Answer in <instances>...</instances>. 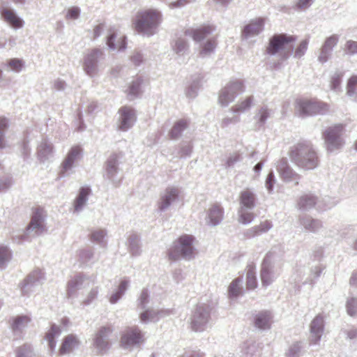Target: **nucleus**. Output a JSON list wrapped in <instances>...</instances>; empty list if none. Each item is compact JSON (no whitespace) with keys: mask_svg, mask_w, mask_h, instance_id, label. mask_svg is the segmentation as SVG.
I'll return each instance as SVG.
<instances>
[{"mask_svg":"<svg viewBox=\"0 0 357 357\" xmlns=\"http://www.w3.org/2000/svg\"><path fill=\"white\" fill-rule=\"evenodd\" d=\"M103 28H104V25L102 24H98L96 26H94V28L93 29V32H92L93 35L91 37V38L94 40L96 38H98L100 35Z\"/></svg>","mask_w":357,"mask_h":357,"instance_id":"nucleus-51","label":"nucleus"},{"mask_svg":"<svg viewBox=\"0 0 357 357\" xmlns=\"http://www.w3.org/2000/svg\"><path fill=\"white\" fill-rule=\"evenodd\" d=\"M149 294L146 291H143L140 295L139 301L142 307H143L144 305L148 302Z\"/></svg>","mask_w":357,"mask_h":357,"instance_id":"nucleus-54","label":"nucleus"},{"mask_svg":"<svg viewBox=\"0 0 357 357\" xmlns=\"http://www.w3.org/2000/svg\"><path fill=\"white\" fill-rule=\"evenodd\" d=\"M312 0H298L296 6L298 8H307Z\"/></svg>","mask_w":357,"mask_h":357,"instance_id":"nucleus-55","label":"nucleus"},{"mask_svg":"<svg viewBox=\"0 0 357 357\" xmlns=\"http://www.w3.org/2000/svg\"><path fill=\"white\" fill-rule=\"evenodd\" d=\"M347 337L349 340H355L357 338V329H350L347 332Z\"/></svg>","mask_w":357,"mask_h":357,"instance_id":"nucleus-57","label":"nucleus"},{"mask_svg":"<svg viewBox=\"0 0 357 357\" xmlns=\"http://www.w3.org/2000/svg\"><path fill=\"white\" fill-rule=\"evenodd\" d=\"M82 149L79 146H73L68 152L66 158L63 162V167L65 170L70 169L74 162L81 154Z\"/></svg>","mask_w":357,"mask_h":357,"instance_id":"nucleus-22","label":"nucleus"},{"mask_svg":"<svg viewBox=\"0 0 357 357\" xmlns=\"http://www.w3.org/2000/svg\"><path fill=\"white\" fill-rule=\"evenodd\" d=\"M91 190L88 187L81 188L79 195L75 200L74 207L75 211H79L83 206L86 201L87 196L89 195Z\"/></svg>","mask_w":357,"mask_h":357,"instance_id":"nucleus-30","label":"nucleus"},{"mask_svg":"<svg viewBox=\"0 0 357 357\" xmlns=\"http://www.w3.org/2000/svg\"><path fill=\"white\" fill-rule=\"evenodd\" d=\"M149 317H150V312L145 311L141 314L140 319L142 321H146L147 320H149Z\"/></svg>","mask_w":357,"mask_h":357,"instance_id":"nucleus-62","label":"nucleus"},{"mask_svg":"<svg viewBox=\"0 0 357 357\" xmlns=\"http://www.w3.org/2000/svg\"><path fill=\"white\" fill-rule=\"evenodd\" d=\"M255 218L254 213L246 211L244 208L241 207L238 210V222L243 225H247L253 221Z\"/></svg>","mask_w":357,"mask_h":357,"instance_id":"nucleus-34","label":"nucleus"},{"mask_svg":"<svg viewBox=\"0 0 357 357\" xmlns=\"http://www.w3.org/2000/svg\"><path fill=\"white\" fill-rule=\"evenodd\" d=\"M107 172L108 174L112 175L116 171V159L113 158L107 161V167H106Z\"/></svg>","mask_w":357,"mask_h":357,"instance_id":"nucleus-49","label":"nucleus"},{"mask_svg":"<svg viewBox=\"0 0 357 357\" xmlns=\"http://www.w3.org/2000/svg\"><path fill=\"white\" fill-rule=\"evenodd\" d=\"M121 296V293L117 291L111 296L109 301L112 303H115L120 298Z\"/></svg>","mask_w":357,"mask_h":357,"instance_id":"nucleus-60","label":"nucleus"},{"mask_svg":"<svg viewBox=\"0 0 357 357\" xmlns=\"http://www.w3.org/2000/svg\"><path fill=\"white\" fill-rule=\"evenodd\" d=\"M329 110V105L316 98H302L294 103L295 113L299 116L324 114Z\"/></svg>","mask_w":357,"mask_h":357,"instance_id":"nucleus-4","label":"nucleus"},{"mask_svg":"<svg viewBox=\"0 0 357 357\" xmlns=\"http://www.w3.org/2000/svg\"><path fill=\"white\" fill-rule=\"evenodd\" d=\"M0 13L3 20L12 27L20 29L23 26V20L13 10L8 8H2L0 9Z\"/></svg>","mask_w":357,"mask_h":357,"instance_id":"nucleus-13","label":"nucleus"},{"mask_svg":"<svg viewBox=\"0 0 357 357\" xmlns=\"http://www.w3.org/2000/svg\"><path fill=\"white\" fill-rule=\"evenodd\" d=\"M3 146H4L3 134L0 133V148H3Z\"/></svg>","mask_w":357,"mask_h":357,"instance_id":"nucleus-64","label":"nucleus"},{"mask_svg":"<svg viewBox=\"0 0 357 357\" xmlns=\"http://www.w3.org/2000/svg\"><path fill=\"white\" fill-rule=\"evenodd\" d=\"M239 203L242 208H252L256 203L255 195L248 188L242 190L239 195Z\"/></svg>","mask_w":357,"mask_h":357,"instance_id":"nucleus-19","label":"nucleus"},{"mask_svg":"<svg viewBox=\"0 0 357 357\" xmlns=\"http://www.w3.org/2000/svg\"><path fill=\"white\" fill-rule=\"evenodd\" d=\"M144 342L143 335L137 327L128 328L121 335L120 344L123 348Z\"/></svg>","mask_w":357,"mask_h":357,"instance_id":"nucleus-9","label":"nucleus"},{"mask_svg":"<svg viewBox=\"0 0 357 357\" xmlns=\"http://www.w3.org/2000/svg\"><path fill=\"white\" fill-rule=\"evenodd\" d=\"M241 280L237 278L232 281L229 287V296L236 297L241 293L240 287Z\"/></svg>","mask_w":357,"mask_h":357,"instance_id":"nucleus-40","label":"nucleus"},{"mask_svg":"<svg viewBox=\"0 0 357 357\" xmlns=\"http://www.w3.org/2000/svg\"><path fill=\"white\" fill-rule=\"evenodd\" d=\"M244 91V85L241 81L230 82L224 87L220 93L219 101L222 105H227L232 101L236 96Z\"/></svg>","mask_w":357,"mask_h":357,"instance_id":"nucleus-8","label":"nucleus"},{"mask_svg":"<svg viewBox=\"0 0 357 357\" xmlns=\"http://www.w3.org/2000/svg\"><path fill=\"white\" fill-rule=\"evenodd\" d=\"M261 280L264 286L270 284L272 281L270 266L266 259H264L262 263V267L261 270Z\"/></svg>","mask_w":357,"mask_h":357,"instance_id":"nucleus-31","label":"nucleus"},{"mask_svg":"<svg viewBox=\"0 0 357 357\" xmlns=\"http://www.w3.org/2000/svg\"><path fill=\"white\" fill-rule=\"evenodd\" d=\"M105 236L103 230L99 229L93 231L90 236V239L93 242L100 243Z\"/></svg>","mask_w":357,"mask_h":357,"instance_id":"nucleus-46","label":"nucleus"},{"mask_svg":"<svg viewBox=\"0 0 357 357\" xmlns=\"http://www.w3.org/2000/svg\"><path fill=\"white\" fill-rule=\"evenodd\" d=\"M257 286V282L255 276V266L249 264L247 266L246 287L248 289H254Z\"/></svg>","mask_w":357,"mask_h":357,"instance_id":"nucleus-29","label":"nucleus"},{"mask_svg":"<svg viewBox=\"0 0 357 357\" xmlns=\"http://www.w3.org/2000/svg\"><path fill=\"white\" fill-rule=\"evenodd\" d=\"M8 65L13 70L19 72L23 67V61L18 59H11L8 61Z\"/></svg>","mask_w":357,"mask_h":357,"instance_id":"nucleus-42","label":"nucleus"},{"mask_svg":"<svg viewBox=\"0 0 357 357\" xmlns=\"http://www.w3.org/2000/svg\"><path fill=\"white\" fill-rule=\"evenodd\" d=\"M217 46V40L215 38H211L204 43L201 46L199 54L202 56L211 53Z\"/></svg>","mask_w":357,"mask_h":357,"instance_id":"nucleus-33","label":"nucleus"},{"mask_svg":"<svg viewBox=\"0 0 357 357\" xmlns=\"http://www.w3.org/2000/svg\"><path fill=\"white\" fill-rule=\"evenodd\" d=\"M8 128V121L5 117H0V133Z\"/></svg>","mask_w":357,"mask_h":357,"instance_id":"nucleus-56","label":"nucleus"},{"mask_svg":"<svg viewBox=\"0 0 357 357\" xmlns=\"http://www.w3.org/2000/svg\"><path fill=\"white\" fill-rule=\"evenodd\" d=\"M107 44L113 50H123L126 45V37L118 34L115 31H110V33L107 36Z\"/></svg>","mask_w":357,"mask_h":357,"instance_id":"nucleus-18","label":"nucleus"},{"mask_svg":"<svg viewBox=\"0 0 357 357\" xmlns=\"http://www.w3.org/2000/svg\"><path fill=\"white\" fill-rule=\"evenodd\" d=\"M79 15V9L77 7H72L68 9L66 17L68 19L75 20Z\"/></svg>","mask_w":357,"mask_h":357,"instance_id":"nucleus-50","label":"nucleus"},{"mask_svg":"<svg viewBox=\"0 0 357 357\" xmlns=\"http://www.w3.org/2000/svg\"><path fill=\"white\" fill-rule=\"evenodd\" d=\"M289 157L298 167L310 170L319 165V158L312 147L307 144L299 143L293 146L289 151Z\"/></svg>","mask_w":357,"mask_h":357,"instance_id":"nucleus-2","label":"nucleus"},{"mask_svg":"<svg viewBox=\"0 0 357 357\" xmlns=\"http://www.w3.org/2000/svg\"><path fill=\"white\" fill-rule=\"evenodd\" d=\"M259 114V121L261 123H264L269 115L268 112L266 109H260Z\"/></svg>","mask_w":357,"mask_h":357,"instance_id":"nucleus-53","label":"nucleus"},{"mask_svg":"<svg viewBox=\"0 0 357 357\" xmlns=\"http://www.w3.org/2000/svg\"><path fill=\"white\" fill-rule=\"evenodd\" d=\"M178 194V191L177 189L171 188L167 190L166 194L162 197V203L160 206V208L163 209L167 207L172 201L176 199Z\"/></svg>","mask_w":357,"mask_h":357,"instance_id":"nucleus-32","label":"nucleus"},{"mask_svg":"<svg viewBox=\"0 0 357 357\" xmlns=\"http://www.w3.org/2000/svg\"><path fill=\"white\" fill-rule=\"evenodd\" d=\"M31 319L26 315L17 316L10 321V326L13 331H21L30 322Z\"/></svg>","mask_w":357,"mask_h":357,"instance_id":"nucleus-27","label":"nucleus"},{"mask_svg":"<svg viewBox=\"0 0 357 357\" xmlns=\"http://www.w3.org/2000/svg\"><path fill=\"white\" fill-rule=\"evenodd\" d=\"M213 30V26L206 24L196 29H188L185 31L184 35L191 37L195 41L199 42L206 38Z\"/></svg>","mask_w":357,"mask_h":357,"instance_id":"nucleus-12","label":"nucleus"},{"mask_svg":"<svg viewBox=\"0 0 357 357\" xmlns=\"http://www.w3.org/2000/svg\"><path fill=\"white\" fill-rule=\"evenodd\" d=\"M264 21L261 17L253 20L244 28L243 34L246 37L259 34L263 30Z\"/></svg>","mask_w":357,"mask_h":357,"instance_id":"nucleus-21","label":"nucleus"},{"mask_svg":"<svg viewBox=\"0 0 357 357\" xmlns=\"http://www.w3.org/2000/svg\"><path fill=\"white\" fill-rule=\"evenodd\" d=\"M132 61L135 65H138L142 61V56L139 54H137L132 56Z\"/></svg>","mask_w":357,"mask_h":357,"instance_id":"nucleus-61","label":"nucleus"},{"mask_svg":"<svg viewBox=\"0 0 357 357\" xmlns=\"http://www.w3.org/2000/svg\"><path fill=\"white\" fill-rule=\"evenodd\" d=\"M188 47L187 42L183 38H178L174 45V50L176 52H180Z\"/></svg>","mask_w":357,"mask_h":357,"instance_id":"nucleus-48","label":"nucleus"},{"mask_svg":"<svg viewBox=\"0 0 357 357\" xmlns=\"http://www.w3.org/2000/svg\"><path fill=\"white\" fill-rule=\"evenodd\" d=\"M347 310L349 315L354 316L357 313V299L351 298L348 300L347 303Z\"/></svg>","mask_w":357,"mask_h":357,"instance_id":"nucleus-41","label":"nucleus"},{"mask_svg":"<svg viewBox=\"0 0 357 357\" xmlns=\"http://www.w3.org/2000/svg\"><path fill=\"white\" fill-rule=\"evenodd\" d=\"M188 121L185 119H180L174 123L169 132V137L172 139H177L181 136L182 132L188 127Z\"/></svg>","mask_w":357,"mask_h":357,"instance_id":"nucleus-25","label":"nucleus"},{"mask_svg":"<svg viewBox=\"0 0 357 357\" xmlns=\"http://www.w3.org/2000/svg\"><path fill=\"white\" fill-rule=\"evenodd\" d=\"M102 54L99 50H93L85 58L84 67L86 73L93 75L96 71L97 59Z\"/></svg>","mask_w":357,"mask_h":357,"instance_id":"nucleus-14","label":"nucleus"},{"mask_svg":"<svg viewBox=\"0 0 357 357\" xmlns=\"http://www.w3.org/2000/svg\"><path fill=\"white\" fill-rule=\"evenodd\" d=\"M308 43L309 41L307 39L301 41L294 51V56L296 58H301L305 54L307 50Z\"/></svg>","mask_w":357,"mask_h":357,"instance_id":"nucleus-38","label":"nucleus"},{"mask_svg":"<svg viewBox=\"0 0 357 357\" xmlns=\"http://www.w3.org/2000/svg\"><path fill=\"white\" fill-rule=\"evenodd\" d=\"M61 334V329L56 325H52L50 329L45 334V339L48 342V345L52 351L56 347L55 337Z\"/></svg>","mask_w":357,"mask_h":357,"instance_id":"nucleus-26","label":"nucleus"},{"mask_svg":"<svg viewBox=\"0 0 357 357\" xmlns=\"http://www.w3.org/2000/svg\"><path fill=\"white\" fill-rule=\"evenodd\" d=\"M273 177V175L272 173L269 174L268 175V177H267V179H266V185H267V188H268L269 190H271V188H272V183H271V181H272V178Z\"/></svg>","mask_w":357,"mask_h":357,"instance_id":"nucleus-63","label":"nucleus"},{"mask_svg":"<svg viewBox=\"0 0 357 357\" xmlns=\"http://www.w3.org/2000/svg\"><path fill=\"white\" fill-rule=\"evenodd\" d=\"M10 258V253L6 247H0V267Z\"/></svg>","mask_w":357,"mask_h":357,"instance_id":"nucleus-44","label":"nucleus"},{"mask_svg":"<svg viewBox=\"0 0 357 357\" xmlns=\"http://www.w3.org/2000/svg\"><path fill=\"white\" fill-rule=\"evenodd\" d=\"M195 238L191 235L181 236L174 245L168 251V257L171 261H176L181 257H190L193 254L192 243Z\"/></svg>","mask_w":357,"mask_h":357,"instance_id":"nucleus-5","label":"nucleus"},{"mask_svg":"<svg viewBox=\"0 0 357 357\" xmlns=\"http://www.w3.org/2000/svg\"><path fill=\"white\" fill-rule=\"evenodd\" d=\"M161 22V13L157 9L148 8L137 12L132 21V26L139 33L151 36Z\"/></svg>","mask_w":357,"mask_h":357,"instance_id":"nucleus-1","label":"nucleus"},{"mask_svg":"<svg viewBox=\"0 0 357 357\" xmlns=\"http://www.w3.org/2000/svg\"><path fill=\"white\" fill-rule=\"evenodd\" d=\"M79 344V341L76 335L69 334L64 337L60 346L59 353L60 355H64L71 352Z\"/></svg>","mask_w":357,"mask_h":357,"instance_id":"nucleus-17","label":"nucleus"},{"mask_svg":"<svg viewBox=\"0 0 357 357\" xmlns=\"http://www.w3.org/2000/svg\"><path fill=\"white\" fill-rule=\"evenodd\" d=\"M40 148L44 151H47V153H50L52 152L53 146L52 144H48L47 143H45L40 146Z\"/></svg>","mask_w":357,"mask_h":357,"instance_id":"nucleus-58","label":"nucleus"},{"mask_svg":"<svg viewBox=\"0 0 357 357\" xmlns=\"http://www.w3.org/2000/svg\"><path fill=\"white\" fill-rule=\"evenodd\" d=\"M31 351V348L29 344H25L20 347L17 349V357H26Z\"/></svg>","mask_w":357,"mask_h":357,"instance_id":"nucleus-45","label":"nucleus"},{"mask_svg":"<svg viewBox=\"0 0 357 357\" xmlns=\"http://www.w3.org/2000/svg\"><path fill=\"white\" fill-rule=\"evenodd\" d=\"M338 36L337 35H332L327 38L321 49L319 60L320 62H326L330 55L333 48L337 45L338 42Z\"/></svg>","mask_w":357,"mask_h":357,"instance_id":"nucleus-15","label":"nucleus"},{"mask_svg":"<svg viewBox=\"0 0 357 357\" xmlns=\"http://www.w3.org/2000/svg\"><path fill=\"white\" fill-rule=\"evenodd\" d=\"M252 100L253 98L252 96H248L241 102L234 105L231 108V110L233 112H243L250 107Z\"/></svg>","mask_w":357,"mask_h":357,"instance_id":"nucleus-36","label":"nucleus"},{"mask_svg":"<svg viewBox=\"0 0 357 357\" xmlns=\"http://www.w3.org/2000/svg\"><path fill=\"white\" fill-rule=\"evenodd\" d=\"M357 90V75H352L347 82V93L353 96Z\"/></svg>","mask_w":357,"mask_h":357,"instance_id":"nucleus-39","label":"nucleus"},{"mask_svg":"<svg viewBox=\"0 0 357 357\" xmlns=\"http://www.w3.org/2000/svg\"><path fill=\"white\" fill-rule=\"evenodd\" d=\"M345 50L347 54H354L357 53V41L348 40L345 44Z\"/></svg>","mask_w":357,"mask_h":357,"instance_id":"nucleus-47","label":"nucleus"},{"mask_svg":"<svg viewBox=\"0 0 357 357\" xmlns=\"http://www.w3.org/2000/svg\"><path fill=\"white\" fill-rule=\"evenodd\" d=\"M208 317V312L202 307L197 309L193 314L191 323L192 329L195 331L202 330V326L207 322Z\"/></svg>","mask_w":357,"mask_h":357,"instance_id":"nucleus-16","label":"nucleus"},{"mask_svg":"<svg viewBox=\"0 0 357 357\" xmlns=\"http://www.w3.org/2000/svg\"><path fill=\"white\" fill-rule=\"evenodd\" d=\"M119 126L121 130L126 131L130 128L135 121V114L132 108L124 106L119 109Z\"/></svg>","mask_w":357,"mask_h":357,"instance_id":"nucleus-11","label":"nucleus"},{"mask_svg":"<svg viewBox=\"0 0 357 357\" xmlns=\"http://www.w3.org/2000/svg\"><path fill=\"white\" fill-rule=\"evenodd\" d=\"M113 334V328L111 326L100 327L96 332L93 337V345L100 353L105 351L111 344V337Z\"/></svg>","mask_w":357,"mask_h":357,"instance_id":"nucleus-6","label":"nucleus"},{"mask_svg":"<svg viewBox=\"0 0 357 357\" xmlns=\"http://www.w3.org/2000/svg\"><path fill=\"white\" fill-rule=\"evenodd\" d=\"M192 1L193 0H177L174 2L171 3L169 4V7L171 8H174L184 6Z\"/></svg>","mask_w":357,"mask_h":357,"instance_id":"nucleus-52","label":"nucleus"},{"mask_svg":"<svg viewBox=\"0 0 357 357\" xmlns=\"http://www.w3.org/2000/svg\"><path fill=\"white\" fill-rule=\"evenodd\" d=\"M324 328V319L321 317H316L310 325L311 341L316 344L321 336Z\"/></svg>","mask_w":357,"mask_h":357,"instance_id":"nucleus-20","label":"nucleus"},{"mask_svg":"<svg viewBox=\"0 0 357 357\" xmlns=\"http://www.w3.org/2000/svg\"><path fill=\"white\" fill-rule=\"evenodd\" d=\"M296 40L294 36L275 34L269 39L266 52L269 55L279 54L283 59H287L292 52L293 44Z\"/></svg>","mask_w":357,"mask_h":357,"instance_id":"nucleus-3","label":"nucleus"},{"mask_svg":"<svg viewBox=\"0 0 357 357\" xmlns=\"http://www.w3.org/2000/svg\"><path fill=\"white\" fill-rule=\"evenodd\" d=\"M44 210L43 208L37 206L32 208V215L30 223L28 225V229L34 231L38 235L41 234L45 231V227L43 223Z\"/></svg>","mask_w":357,"mask_h":357,"instance_id":"nucleus-10","label":"nucleus"},{"mask_svg":"<svg viewBox=\"0 0 357 357\" xmlns=\"http://www.w3.org/2000/svg\"><path fill=\"white\" fill-rule=\"evenodd\" d=\"M303 225L306 229L312 232L317 231L321 227V222L314 219H307L303 221Z\"/></svg>","mask_w":357,"mask_h":357,"instance_id":"nucleus-37","label":"nucleus"},{"mask_svg":"<svg viewBox=\"0 0 357 357\" xmlns=\"http://www.w3.org/2000/svg\"><path fill=\"white\" fill-rule=\"evenodd\" d=\"M141 83L142 80L140 79H137L135 81L132 82L129 86L128 94L132 96L137 95L140 91L139 88Z\"/></svg>","mask_w":357,"mask_h":357,"instance_id":"nucleus-43","label":"nucleus"},{"mask_svg":"<svg viewBox=\"0 0 357 357\" xmlns=\"http://www.w3.org/2000/svg\"><path fill=\"white\" fill-rule=\"evenodd\" d=\"M316 204V198L311 195H304L300 197L298 206L300 209L313 207Z\"/></svg>","mask_w":357,"mask_h":357,"instance_id":"nucleus-35","label":"nucleus"},{"mask_svg":"<svg viewBox=\"0 0 357 357\" xmlns=\"http://www.w3.org/2000/svg\"><path fill=\"white\" fill-rule=\"evenodd\" d=\"M127 286H128L127 282L121 281L119 284V287L118 292L121 293V294L122 295L123 294V292L125 291V290L126 289Z\"/></svg>","mask_w":357,"mask_h":357,"instance_id":"nucleus-59","label":"nucleus"},{"mask_svg":"<svg viewBox=\"0 0 357 357\" xmlns=\"http://www.w3.org/2000/svg\"><path fill=\"white\" fill-rule=\"evenodd\" d=\"M272 227L271 222L265 220L259 225H256L251 228L247 233L248 237H254L262 233L268 231Z\"/></svg>","mask_w":357,"mask_h":357,"instance_id":"nucleus-28","label":"nucleus"},{"mask_svg":"<svg viewBox=\"0 0 357 357\" xmlns=\"http://www.w3.org/2000/svg\"><path fill=\"white\" fill-rule=\"evenodd\" d=\"M271 314L268 312H262L256 315L255 326L260 329L269 328L271 326Z\"/></svg>","mask_w":357,"mask_h":357,"instance_id":"nucleus-24","label":"nucleus"},{"mask_svg":"<svg viewBox=\"0 0 357 357\" xmlns=\"http://www.w3.org/2000/svg\"><path fill=\"white\" fill-rule=\"evenodd\" d=\"M208 216L213 225L218 224L223 217L222 208L217 204L212 205L208 209Z\"/></svg>","mask_w":357,"mask_h":357,"instance_id":"nucleus-23","label":"nucleus"},{"mask_svg":"<svg viewBox=\"0 0 357 357\" xmlns=\"http://www.w3.org/2000/svg\"><path fill=\"white\" fill-rule=\"evenodd\" d=\"M344 130V126L342 124H337L334 126L328 128L324 132V138L327 144V149L329 151L339 149L343 144L341 139V135Z\"/></svg>","mask_w":357,"mask_h":357,"instance_id":"nucleus-7","label":"nucleus"}]
</instances>
